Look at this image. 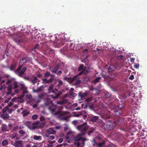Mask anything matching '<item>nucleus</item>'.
<instances>
[{"mask_svg":"<svg viewBox=\"0 0 147 147\" xmlns=\"http://www.w3.org/2000/svg\"><path fill=\"white\" fill-rule=\"evenodd\" d=\"M99 117L97 116H94L93 117L90 119V121L92 122L96 121V120L98 119Z\"/></svg>","mask_w":147,"mask_h":147,"instance_id":"obj_23","label":"nucleus"},{"mask_svg":"<svg viewBox=\"0 0 147 147\" xmlns=\"http://www.w3.org/2000/svg\"><path fill=\"white\" fill-rule=\"evenodd\" d=\"M17 136V134L16 133H14L13 134L12 136V139L15 138H16Z\"/></svg>","mask_w":147,"mask_h":147,"instance_id":"obj_61","label":"nucleus"},{"mask_svg":"<svg viewBox=\"0 0 147 147\" xmlns=\"http://www.w3.org/2000/svg\"><path fill=\"white\" fill-rule=\"evenodd\" d=\"M74 114L73 116L74 117H79L82 115V112H79L78 114H76L75 112H74Z\"/></svg>","mask_w":147,"mask_h":147,"instance_id":"obj_30","label":"nucleus"},{"mask_svg":"<svg viewBox=\"0 0 147 147\" xmlns=\"http://www.w3.org/2000/svg\"><path fill=\"white\" fill-rule=\"evenodd\" d=\"M59 84L57 85V87H59L61 85L63 84V81L60 80H58Z\"/></svg>","mask_w":147,"mask_h":147,"instance_id":"obj_51","label":"nucleus"},{"mask_svg":"<svg viewBox=\"0 0 147 147\" xmlns=\"http://www.w3.org/2000/svg\"><path fill=\"white\" fill-rule=\"evenodd\" d=\"M9 115L7 113H3L1 115L0 117L1 118L4 119H7L9 117Z\"/></svg>","mask_w":147,"mask_h":147,"instance_id":"obj_17","label":"nucleus"},{"mask_svg":"<svg viewBox=\"0 0 147 147\" xmlns=\"http://www.w3.org/2000/svg\"><path fill=\"white\" fill-rule=\"evenodd\" d=\"M33 138L35 140H40L41 139V137L40 136L34 135L33 136Z\"/></svg>","mask_w":147,"mask_h":147,"instance_id":"obj_25","label":"nucleus"},{"mask_svg":"<svg viewBox=\"0 0 147 147\" xmlns=\"http://www.w3.org/2000/svg\"><path fill=\"white\" fill-rule=\"evenodd\" d=\"M18 127L17 126L16 127H15L13 128L12 129V131H15L18 128Z\"/></svg>","mask_w":147,"mask_h":147,"instance_id":"obj_64","label":"nucleus"},{"mask_svg":"<svg viewBox=\"0 0 147 147\" xmlns=\"http://www.w3.org/2000/svg\"><path fill=\"white\" fill-rule=\"evenodd\" d=\"M47 52H49L50 54H53L54 53V50L49 49L47 47Z\"/></svg>","mask_w":147,"mask_h":147,"instance_id":"obj_33","label":"nucleus"},{"mask_svg":"<svg viewBox=\"0 0 147 147\" xmlns=\"http://www.w3.org/2000/svg\"><path fill=\"white\" fill-rule=\"evenodd\" d=\"M22 66H23L22 65H20L17 68L16 71H14L16 74H18L20 71H21V69L22 67Z\"/></svg>","mask_w":147,"mask_h":147,"instance_id":"obj_24","label":"nucleus"},{"mask_svg":"<svg viewBox=\"0 0 147 147\" xmlns=\"http://www.w3.org/2000/svg\"><path fill=\"white\" fill-rule=\"evenodd\" d=\"M37 77L36 76H34L31 81V83L33 85H34L37 82Z\"/></svg>","mask_w":147,"mask_h":147,"instance_id":"obj_27","label":"nucleus"},{"mask_svg":"<svg viewBox=\"0 0 147 147\" xmlns=\"http://www.w3.org/2000/svg\"><path fill=\"white\" fill-rule=\"evenodd\" d=\"M53 84H51L48 89L49 93V94L52 93L53 94H51L50 95H47V106H49V109L53 114L57 115L59 117H62L67 115L68 112L67 111H58L55 112V110L56 108V107L53 104L51 100H49L50 98L53 99L57 98L62 93V92L61 91L58 92L57 89L56 88L53 90Z\"/></svg>","mask_w":147,"mask_h":147,"instance_id":"obj_1","label":"nucleus"},{"mask_svg":"<svg viewBox=\"0 0 147 147\" xmlns=\"http://www.w3.org/2000/svg\"><path fill=\"white\" fill-rule=\"evenodd\" d=\"M123 113L122 110L118 109L115 111V115L117 117H119Z\"/></svg>","mask_w":147,"mask_h":147,"instance_id":"obj_16","label":"nucleus"},{"mask_svg":"<svg viewBox=\"0 0 147 147\" xmlns=\"http://www.w3.org/2000/svg\"><path fill=\"white\" fill-rule=\"evenodd\" d=\"M69 92V93H68L67 94H65V96H67L68 95H70V96H72V94H73V92Z\"/></svg>","mask_w":147,"mask_h":147,"instance_id":"obj_60","label":"nucleus"},{"mask_svg":"<svg viewBox=\"0 0 147 147\" xmlns=\"http://www.w3.org/2000/svg\"><path fill=\"white\" fill-rule=\"evenodd\" d=\"M65 40H58L56 43V45L58 46H62L64 44L65 42Z\"/></svg>","mask_w":147,"mask_h":147,"instance_id":"obj_11","label":"nucleus"},{"mask_svg":"<svg viewBox=\"0 0 147 147\" xmlns=\"http://www.w3.org/2000/svg\"><path fill=\"white\" fill-rule=\"evenodd\" d=\"M38 117V115H34L32 116V118L33 119L35 120L37 119Z\"/></svg>","mask_w":147,"mask_h":147,"instance_id":"obj_56","label":"nucleus"},{"mask_svg":"<svg viewBox=\"0 0 147 147\" xmlns=\"http://www.w3.org/2000/svg\"><path fill=\"white\" fill-rule=\"evenodd\" d=\"M74 145H77V147H82V146H80V143L79 142H75L74 143Z\"/></svg>","mask_w":147,"mask_h":147,"instance_id":"obj_57","label":"nucleus"},{"mask_svg":"<svg viewBox=\"0 0 147 147\" xmlns=\"http://www.w3.org/2000/svg\"><path fill=\"white\" fill-rule=\"evenodd\" d=\"M125 105V104L124 103L121 102V104H120L118 106V109L122 110V108L124 107Z\"/></svg>","mask_w":147,"mask_h":147,"instance_id":"obj_29","label":"nucleus"},{"mask_svg":"<svg viewBox=\"0 0 147 147\" xmlns=\"http://www.w3.org/2000/svg\"><path fill=\"white\" fill-rule=\"evenodd\" d=\"M46 123L45 121L42 122L40 123L39 121H36L33 123L30 126V129H35L41 128H42L45 125Z\"/></svg>","mask_w":147,"mask_h":147,"instance_id":"obj_3","label":"nucleus"},{"mask_svg":"<svg viewBox=\"0 0 147 147\" xmlns=\"http://www.w3.org/2000/svg\"><path fill=\"white\" fill-rule=\"evenodd\" d=\"M39 45L38 44H36L35 46L34 47V49L35 50L34 51H36V50L38 49V48Z\"/></svg>","mask_w":147,"mask_h":147,"instance_id":"obj_59","label":"nucleus"},{"mask_svg":"<svg viewBox=\"0 0 147 147\" xmlns=\"http://www.w3.org/2000/svg\"><path fill=\"white\" fill-rule=\"evenodd\" d=\"M12 88V85L11 84L7 86V90L8 92H7V94H11V90Z\"/></svg>","mask_w":147,"mask_h":147,"instance_id":"obj_18","label":"nucleus"},{"mask_svg":"<svg viewBox=\"0 0 147 147\" xmlns=\"http://www.w3.org/2000/svg\"><path fill=\"white\" fill-rule=\"evenodd\" d=\"M102 127L104 129V130L105 131L111 130L112 129V126L109 124H104Z\"/></svg>","mask_w":147,"mask_h":147,"instance_id":"obj_8","label":"nucleus"},{"mask_svg":"<svg viewBox=\"0 0 147 147\" xmlns=\"http://www.w3.org/2000/svg\"><path fill=\"white\" fill-rule=\"evenodd\" d=\"M60 64L59 63L57 64L54 67L53 70H51V72L53 74H56L59 68L60 67Z\"/></svg>","mask_w":147,"mask_h":147,"instance_id":"obj_10","label":"nucleus"},{"mask_svg":"<svg viewBox=\"0 0 147 147\" xmlns=\"http://www.w3.org/2000/svg\"><path fill=\"white\" fill-rule=\"evenodd\" d=\"M105 144V142L104 141H102L100 143H96V145L97 146H98L99 147H101L102 146H103L104 144Z\"/></svg>","mask_w":147,"mask_h":147,"instance_id":"obj_37","label":"nucleus"},{"mask_svg":"<svg viewBox=\"0 0 147 147\" xmlns=\"http://www.w3.org/2000/svg\"><path fill=\"white\" fill-rule=\"evenodd\" d=\"M31 122L30 121H27L25 123V125L28 128L30 129V126H31Z\"/></svg>","mask_w":147,"mask_h":147,"instance_id":"obj_35","label":"nucleus"},{"mask_svg":"<svg viewBox=\"0 0 147 147\" xmlns=\"http://www.w3.org/2000/svg\"><path fill=\"white\" fill-rule=\"evenodd\" d=\"M88 72L87 70H86L85 71H82L80 72L78 74V76H80L82 75L83 73H84V74H86Z\"/></svg>","mask_w":147,"mask_h":147,"instance_id":"obj_46","label":"nucleus"},{"mask_svg":"<svg viewBox=\"0 0 147 147\" xmlns=\"http://www.w3.org/2000/svg\"><path fill=\"white\" fill-rule=\"evenodd\" d=\"M13 88L14 89H16L18 88V83L16 82H15L13 84Z\"/></svg>","mask_w":147,"mask_h":147,"instance_id":"obj_41","label":"nucleus"},{"mask_svg":"<svg viewBox=\"0 0 147 147\" xmlns=\"http://www.w3.org/2000/svg\"><path fill=\"white\" fill-rule=\"evenodd\" d=\"M80 78V77L78 76H75L72 78V79L73 82L74 81L79 80Z\"/></svg>","mask_w":147,"mask_h":147,"instance_id":"obj_45","label":"nucleus"},{"mask_svg":"<svg viewBox=\"0 0 147 147\" xmlns=\"http://www.w3.org/2000/svg\"><path fill=\"white\" fill-rule=\"evenodd\" d=\"M23 141L18 140L15 141L13 144V145L16 147H23Z\"/></svg>","mask_w":147,"mask_h":147,"instance_id":"obj_7","label":"nucleus"},{"mask_svg":"<svg viewBox=\"0 0 147 147\" xmlns=\"http://www.w3.org/2000/svg\"><path fill=\"white\" fill-rule=\"evenodd\" d=\"M111 96V94L109 93H107L106 94V97L107 98H108L109 97Z\"/></svg>","mask_w":147,"mask_h":147,"instance_id":"obj_63","label":"nucleus"},{"mask_svg":"<svg viewBox=\"0 0 147 147\" xmlns=\"http://www.w3.org/2000/svg\"><path fill=\"white\" fill-rule=\"evenodd\" d=\"M21 60L22 61H23V63H26L27 61L26 58L24 57L21 59Z\"/></svg>","mask_w":147,"mask_h":147,"instance_id":"obj_55","label":"nucleus"},{"mask_svg":"<svg viewBox=\"0 0 147 147\" xmlns=\"http://www.w3.org/2000/svg\"><path fill=\"white\" fill-rule=\"evenodd\" d=\"M75 45V43L74 42L71 43L69 44V46L68 47L67 50L72 49Z\"/></svg>","mask_w":147,"mask_h":147,"instance_id":"obj_22","label":"nucleus"},{"mask_svg":"<svg viewBox=\"0 0 147 147\" xmlns=\"http://www.w3.org/2000/svg\"><path fill=\"white\" fill-rule=\"evenodd\" d=\"M88 94V92H86L84 93L80 92L78 93V95L81 98H83L86 97Z\"/></svg>","mask_w":147,"mask_h":147,"instance_id":"obj_14","label":"nucleus"},{"mask_svg":"<svg viewBox=\"0 0 147 147\" xmlns=\"http://www.w3.org/2000/svg\"><path fill=\"white\" fill-rule=\"evenodd\" d=\"M95 129L93 127H91L90 128V130L88 131L87 132L89 136L95 130Z\"/></svg>","mask_w":147,"mask_h":147,"instance_id":"obj_34","label":"nucleus"},{"mask_svg":"<svg viewBox=\"0 0 147 147\" xmlns=\"http://www.w3.org/2000/svg\"><path fill=\"white\" fill-rule=\"evenodd\" d=\"M69 117L67 116H65L61 117H60V119L61 120H66Z\"/></svg>","mask_w":147,"mask_h":147,"instance_id":"obj_47","label":"nucleus"},{"mask_svg":"<svg viewBox=\"0 0 147 147\" xmlns=\"http://www.w3.org/2000/svg\"><path fill=\"white\" fill-rule=\"evenodd\" d=\"M106 67L107 68V72H108V74L107 73L106 74H102V77L105 79H107V78H110V79H114V77H115V76L116 75V74H113V75H112V74H111V76H109V74L110 75L111 74H109V73L110 72L112 71L113 70L110 67H107V66L105 67V71H106L107 70V69H106Z\"/></svg>","mask_w":147,"mask_h":147,"instance_id":"obj_4","label":"nucleus"},{"mask_svg":"<svg viewBox=\"0 0 147 147\" xmlns=\"http://www.w3.org/2000/svg\"><path fill=\"white\" fill-rule=\"evenodd\" d=\"M27 69V68L26 67H23L22 69L20 71L18 74V76L19 77H22V75L24 74V72L26 71Z\"/></svg>","mask_w":147,"mask_h":147,"instance_id":"obj_13","label":"nucleus"},{"mask_svg":"<svg viewBox=\"0 0 147 147\" xmlns=\"http://www.w3.org/2000/svg\"><path fill=\"white\" fill-rule=\"evenodd\" d=\"M8 107H5V108L3 109L2 110V112L3 113H7V110Z\"/></svg>","mask_w":147,"mask_h":147,"instance_id":"obj_50","label":"nucleus"},{"mask_svg":"<svg viewBox=\"0 0 147 147\" xmlns=\"http://www.w3.org/2000/svg\"><path fill=\"white\" fill-rule=\"evenodd\" d=\"M23 116L24 117H25L28 115L29 114V112L28 111H26L24 110L22 112Z\"/></svg>","mask_w":147,"mask_h":147,"instance_id":"obj_39","label":"nucleus"},{"mask_svg":"<svg viewBox=\"0 0 147 147\" xmlns=\"http://www.w3.org/2000/svg\"><path fill=\"white\" fill-rule=\"evenodd\" d=\"M47 43L48 42L51 43L52 44L53 43L56 44V43L57 42L56 37L55 36H53L52 35H49L47 37Z\"/></svg>","mask_w":147,"mask_h":147,"instance_id":"obj_5","label":"nucleus"},{"mask_svg":"<svg viewBox=\"0 0 147 147\" xmlns=\"http://www.w3.org/2000/svg\"><path fill=\"white\" fill-rule=\"evenodd\" d=\"M124 123V119L120 118L117 120H116L113 122V126H120L123 125Z\"/></svg>","mask_w":147,"mask_h":147,"instance_id":"obj_6","label":"nucleus"},{"mask_svg":"<svg viewBox=\"0 0 147 147\" xmlns=\"http://www.w3.org/2000/svg\"><path fill=\"white\" fill-rule=\"evenodd\" d=\"M19 133L21 136H23L25 134V131L22 130H20L19 131Z\"/></svg>","mask_w":147,"mask_h":147,"instance_id":"obj_40","label":"nucleus"},{"mask_svg":"<svg viewBox=\"0 0 147 147\" xmlns=\"http://www.w3.org/2000/svg\"><path fill=\"white\" fill-rule=\"evenodd\" d=\"M8 144V141L7 140H3L2 143V145L3 146H5L7 145Z\"/></svg>","mask_w":147,"mask_h":147,"instance_id":"obj_36","label":"nucleus"},{"mask_svg":"<svg viewBox=\"0 0 147 147\" xmlns=\"http://www.w3.org/2000/svg\"><path fill=\"white\" fill-rule=\"evenodd\" d=\"M139 65L138 63H136L134 65V67L136 69H138L139 68Z\"/></svg>","mask_w":147,"mask_h":147,"instance_id":"obj_58","label":"nucleus"},{"mask_svg":"<svg viewBox=\"0 0 147 147\" xmlns=\"http://www.w3.org/2000/svg\"><path fill=\"white\" fill-rule=\"evenodd\" d=\"M16 64L15 63L12 65L11 67L9 68L10 69L11 71H13L16 67Z\"/></svg>","mask_w":147,"mask_h":147,"instance_id":"obj_32","label":"nucleus"},{"mask_svg":"<svg viewBox=\"0 0 147 147\" xmlns=\"http://www.w3.org/2000/svg\"><path fill=\"white\" fill-rule=\"evenodd\" d=\"M47 133L51 134H55L56 133V131L54 130V129L53 128H50L49 129L47 130Z\"/></svg>","mask_w":147,"mask_h":147,"instance_id":"obj_19","label":"nucleus"},{"mask_svg":"<svg viewBox=\"0 0 147 147\" xmlns=\"http://www.w3.org/2000/svg\"><path fill=\"white\" fill-rule=\"evenodd\" d=\"M89 128V126L86 122H84L82 124L80 125L77 126V128L78 130L82 132V133L78 134L76 137H73L72 138H74L76 141L81 140L82 145L84 146L85 144V142L87 140V139L85 138H83L82 136L85 134V132Z\"/></svg>","mask_w":147,"mask_h":147,"instance_id":"obj_2","label":"nucleus"},{"mask_svg":"<svg viewBox=\"0 0 147 147\" xmlns=\"http://www.w3.org/2000/svg\"><path fill=\"white\" fill-rule=\"evenodd\" d=\"M45 88V86H41L38 88L37 90H35L34 88H32L33 91L34 92L38 93L41 91H43V90Z\"/></svg>","mask_w":147,"mask_h":147,"instance_id":"obj_9","label":"nucleus"},{"mask_svg":"<svg viewBox=\"0 0 147 147\" xmlns=\"http://www.w3.org/2000/svg\"><path fill=\"white\" fill-rule=\"evenodd\" d=\"M64 80L67 81L70 83H72L73 82L72 78L71 77H65L64 78Z\"/></svg>","mask_w":147,"mask_h":147,"instance_id":"obj_26","label":"nucleus"},{"mask_svg":"<svg viewBox=\"0 0 147 147\" xmlns=\"http://www.w3.org/2000/svg\"><path fill=\"white\" fill-rule=\"evenodd\" d=\"M81 82V81L80 80H78L75 83V85L76 86L80 84Z\"/></svg>","mask_w":147,"mask_h":147,"instance_id":"obj_52","label":"nucleus"},{"mask_svg":"<svg viewBox=\"0 0 147 147\" xmlns=\"http://www.w3.org/2000/svg\"><path fill=\"white\" fill-rule=\"evenodd\" d=\"M21 89L23 90L22 94L21 95V96L23 98L24 96V94L27 93L28 91L27 90V88L24 86H22L21 87Z\"/></svg>","mask_w":147,"mask_h":147,"instance_id":"obj_12","label":"nucleus"},{"mask_svg":"<svg viewBox=\"0 0 147 147\" xmlns=\"http://www.w3.org/2000/svg\"><path fill=\"white\" fill-rule=\"evenodd\" d=\"M92 99H93V98H92V97H90L87 98V99H86V102H89L92 100Z\"/></svg>","mask_w":147,"mask_h":147,"instance_id":"obj_54","label":"nucleus"},{"mask_svg":"<svg viewBox=\"0 0 147 147\" xmlns=\"http://www.w3.org/2000/svg\"><path fill=\"white\" fill-rule=\"evenodd\" d=\"M68 102V100L67 99H63L59 101H57V104L61 105H63L67 103Z\"/></svg>","mask_w":147,"mask_h":147,"instance_id":"obj_15","label":"nucleus"},{"mask_svg":"<svg viewBox=\"0 0 147 147\" xmlns=\"http://www.w3.org/2000/svg\"><path fill=\"white\" fill-rule=\"evenodd\" d=\"M54 80V78H51L47 80V83H51Z\"/></svg>","mask_w":147,"mask_h":147,"instance_id":"obj_49","label":"nucleus"},{"mask_svg":"<svg viewBox=\"0 0 147 147\" xmlns=\"http://www.w3.org/2000/svg\"><path fill=\"white\" fill-rule=\"evenodd\" d=\"M48 142L50 144L47 145V147H52L53 146V144L55 142V141H50L49 140H48Z\"/></svg>","mask_w":147,"mask_h":147,"instance_id":"obj_31","label":"nucleus"},{"mask_svg":"<svg viewBox=\"0 0 147 147\" xmlns=\"http://www.w3.org/2000/svg\"><path fill=\"white\" fill-rule=\"evenodd\" d=\"M86 68L84 67V66L83 64H81L80 65L78 69V71H80L82 70V71H86Z\"/></svg>","mask_w":147,"mask_h":147,"instance_id":"obj_20","label":"nucleus"},{"mask_svg":"<svg viewBox=\"0 0 147 147\" xmlns=\"http://www.w3.org/2000/svg\"><path fill=\"white\" fill-rule=\"evenodd\" d=\"M104 51V49H98V48L96 49L95 50V52H98V53H100V52L102 53Z\"/></svg>","mask_w":147,"mask_h":147,"instance_id":"obj_44","label":"nucleus"},{"mask_svg":"<svg viewBox=\"0 0 147 147\" xmlns=\"http://www.w3.org/2000/svg\"><path fill=\"white\" fill-rule=\"evenodd\" d=\"M47 137L49 139L51 140H53L55 138V137L53 135H47Z\"/></svg>","mask_w":147,"mask_h":147,"instance_id":"obj_48","label":"nucleus"},{"mask_svg":"<svg viewBox=\"0 0 147 147\" xmlns=\"http://www.w3.org/2000/svg\"><path fill=\"white\" fill-rule=\"evenodd\" d=\"M45 94V92H42L39 95L38 98L39 99L42 98Z\"/></svg>","mask_w":147,"mask_h":147,"instance_id":"obj_42","label":"nucleus"},{"mask_svg":"<svg viewBox=\"0 0 147 147\" xmlns=\"http://www.w3.org/2000/svg\"><path fill=\"white\" fill-rule=\"evenodd\" d=\"M13 111V110L11 109H9L8 107L7 108V114H9L11 113Z\"/></svg>","mask_w":147,"mask_h":147,"instance_id":"obj_53","label":"nucleus"},{"mask_svg":"<svg viewBox=\"0 0 147 147\" xmlns=\"http://www.w3.org/2000/svg\"><path fill=\"white\" fill-rule=\"evenodd\" d=\"M2 131H9L8 127L5 124L3 125L1 127Z\"/></svg>","mask_w":147,"mask_h":147,"instance_id":"obj_21","label":"nucleus"},{"mask_svg":"<svg viewBox=\"0 0 147 147\" xmlns=\"http://www.w3.org/2000/svg\"><path fill=\"white\" fill-rule=\"evenodd\" d=\"M134 78V76L133 75H131L130 77H129V79L130 80H133Z\"/></svg>","mask_w":147,"mask_h":147,"instance_id":"obj_62","label":"nucleus"},{"mask_svg":"<svg viewBox=\"0 0 147 147\" xmlns=\"http://www.w3.org/2000/svg\"><path fill=\"white\" fill-rule=\"evenodd\" d=\"M32 96L31 94H26V99L29 100L32 99Z\"/></svg>","mask_w":147,"mask_h":147,"instance_id":"obj_38","label":"nucleus"},{"mask_svg":"<svg viewBox=\"0 0 147 147\" xmlns=\"http://www.w3.org/2000/svg\"><path fill=\"white\" fill-rule=\"evenodd\" d=\"M72 135V134L71 132H69L67 134L66 138L67 140H69L70 138L71 137Z\"/></svg>","mask_w":147,"mask_h":147,"instance_id":"obj_28","label":"nucleus"},{"mask_svg":"<svg viewBox=\"0 0 147 147\" xmlns=\"http://www.w3.org/2000/svg\"><path fill=\"white\" fill-rule=\"evenodd\" d=\"M100 79L101 78L100 77H97L93 81V82L95 84L98 82Z\"/></svg>","mask_w":147,"mask_h":147,"instance_id":"obj_43","label":"nucleus"}]
</instances>
